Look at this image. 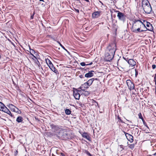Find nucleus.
Returning <instances> with one entry per match:
<instances>
[{
  "mask_svg": "<svg viewBox=\"0 0 156 156\" xmlns=\"http://www.w3.org/2000/svg\"><path fill=\"white\" fill-rule=\"evenodd\" d=\"M56 135L58 138L63 140L71 139L73 137V135L67 129L64 128L60 129Z\"/></svg>",
  "mask_w": 156,
  "mask_h": 156,
  "instance_id": "obj_1",
  "label": "nucleus"
},
{
  "mask_svg": "<svg viewBox=\"0 0 156 156\" xmlns=\"http://www.w3.org/2000/svg\"><path fill=\"white\" fill-rule=\"evenodd\" d=\"M116 50V44L115 42H113L109 44L105 49V52L115 54Z\"/></svg>",
  "mask_w": 156,
  "mask_h": 156,
  "instance_id": "obj_2",
  "label": "nucleus"
},
{
  "mask_svg": "<svg viewBox=\"0 0 156 156\" xmlns=\"http://www.w3.org/2000/svg\"><path fill=\"white\" fill-rule=\"evenodd\" d=\"M141 24L143 25L144 27L145 25L140 20L134 19L133 20L132 26L131 29H136V28L141 27Z\"/></svg>",
  "mask_w": 156,
  "mask_h": 156,
  "instance_id": "obj_3",
  "label": "nucleus"
},
{
  "mask_svg": "<svg viewBox=\"0 0 156 156\" xmlns=\"http://www.w3.org/2000/svg\"><path fill=\"white\" fill-rule=\"evenodd\" d=\"M0 111L3 112L10 115L12 117H14L11 112L2 102L0 101Z\"/></svg>",
  "mask_w": 156,
  "mask_h": 156,
  "instance_id": "obj_4",
  "label": "nucleus"
},
{
  "mask_svg": "<svg viewBox=\"0 0 156 156\" xmlns=\"http://www.w3.org/2000/svg\"><path fill=\"white\" fill-rule=\"evenodd\" d=\"M116 12H118L117 16L119 20L123 23L125 22L126 17V15L124 13L119 11H117Z\"/></svg>",
  "mask_w": 156,
  "mask_h": 156,
  "instance_id": "obj_5",
  "label": "nucleus"
},
{
  "mask_svg": "<svg viewBox=\"0 0 156 156\" xmlns=\"http://www.w3.org/2000/svg\"><path fill=\"white\" fill-rule=\"evenodd\" d=\"M115 54L108 52H105V60L107 61L110 62L113 58Z\"/></svg>",
  "mask_w": 156,
  "mask_h": 156,
  "instance_id": "obj_6",
  "label": "nucleus"
},
{
  "mask_svg": "<svg viewBox=\"0 0 156 156\" xmlns=\"http://www.w3.org/2000/svg\"><path fill=\"white\" fill-rule=\"evenodd\" d=\"M142 4H143V3H142ZM142 6L145 13L148 14H149L151 13L152 10V9L150 4H149V5L148 6H144V7H143V5L142 4Z\"/></svg>",
  "mask_w": 156,
  "mask_h": 156,
  "instance_id": "obj_7",
  "label": "nucleus"
},
{
  "mask_svg": "<svg viewBox=\"0 0 156 156\" xmlns=\"http://www.w3.org/2000/svg\"><path fill=\"white\" fill-rule=\"evenodd\" d=\"M126 83L129 89L131 90L135 89L134 84L130 80H127L126 81Z\"/></svg>",
  "mask_w": 156,
  "mask_h": 156,
  "instance_id": "obj_8",
  "label": "nucleus"
},
{
  "mask_svg": "<svg viewBox=\"0 0 156 156\" xmlns=\"http://www.w3.org/2000/svg\"><path fill=\"white\" fill-rule=\"evenodd\" d=\"M80 92V90H78L76 89H75V90L73 91V95L75 99L76 100L79 99L80 95L79 94V92Z\"/></svg>",
  "mask_w": 156,
  "mask_h": 156,
  "instance_id": "obj_9",
  "label": "nucleus"
},
{
  "mask_svg": "<svg viewBox=\"0 0 156 156\" xmlns=\"http://www.w3.org/2000/svg\"><path fill=\"white\" fill-rule=\"evenodd\" d=\"M81 134L83 137L86 138L89 141H90L91 140V138L89 134L87 133L84 132L82 134Z\"/></svg>",
  "mask_w": 156,
  "mask_h": 156,
  "instance_id": "obj_10",
  "label": "nucleus"
},
{
  "mask_svg": "<svg viewBox=\"0 0 156 156\" xmlns=\"http://www.w3.org/2000/svg\"><path fill=\"white\" fill-rule=\"evenodd\" d=\"M146 26L148 28H147L146 27H145L147 29V30L151 31H152L153 30V28L152 24H151L150 22L147 21H146Z\"/></svg>",
  "mask_w": 156,
  "mask_h": 156,
  "instance_id": "obj_11",
  "label": "nucleus"
},
{
  "mask_svg": "<svg viewBox=\"0 0 156 156\" xmlns=\"http://www.w3.org/2000/svg\"><path fill=\"white\" fill-rule=\"evenodd\" d=\"M89 87V86L87 84V83L86 82L83 84H82L79 87V88L81 89L82 90L85 91V90L88 88Z\"/></svg>",
  "mask_w": 156,
  "mask_h": 156,
  "instance_id": "obj_12",
  "label": "nucleus"
},
{
  "mask_svg": "<svg viewBox=\"0 0 156 156\" xmlns=\"http://www.w3.org/2000/svg\"><path fill=\"white\" fill-rule=\"evenodd\" d=\"M141 27L136 28V29H131L133 32L135 33H141L144 31H146V30H140Z\"/></svg>",
  "mask_w": 156,
  "mask_h": 156,
  "instance_id": "obj_13",
  "label": "nucleus"
},
{
  "mask_svg": "<svg viewBox=\"0 0 156 156\" xmlns=\"http://www.w3.org/2000/svg\"><path fill=\"white\" fill-rule=\"evenodd\" d=\"M128 63L130 66H131L132 67L135 66L136 65V62L133 59H129L128 61Z\"/></svg>",
  "mask_w": 156,
  "mask_h": 156,
  "instance_id": "obj_14",
  "label": "nucleus"
},
{
  "mask_svg": "<svg viewBox=\"0 0 156 156\" xmlns=\"http://www.w3.org/2000/svg\"><path fill=\"white\" fill-rule=\"evenodd\" d=\"M100 16V12L99 11L94 12L92 14V17L93 18H98Z\"/></svg>",
  "mask_w": 156,
  "mask_h": 156,
  "instance_id": "obj_15",
  "label": "nucleus"
},
{
  "mask_svg": "<svg viewBox=\"0 0 156 156\" xmlns=\"http://www.w3.org/2000/svg\"><path fill=\"white\" fill-rule=\"evenodd\" d=\"M127 135L126 137L130 143L133 142V136L129 134H127Z\"/></svg>",
  "mask_w": 156,
  "mask_h": 156,
  "instance_id": "obj_16",
  "label": "nucleus"
},
{
  "mask_svg": "<svg viewBox=\"0 0 156 156\" xmlns=\"http://www.w3.org/2000/svg\"><path fill=\"white\" fill-rule=\"evenodd\" d=\"M7 106L11 110L14 112L16 108V106L12 104H9Z\"/></svg>",
  "mask_w": 156,
  "mask_h": 156,
  "instance_id": "obj_17",
  "label": "nucleus"
},
{
  "mask_svg": "<svg viewBox=\"0 0 156 156\" xmlns=\"http://www.w3.org/2000/svg\"><path fill=\"white\" fill-rule=\"evenodd\" d=\"M94 76V74L93 73L89 72L88 73L85 74V76L87 78H89L92 77Z\"/></svg>",
  "mask_w": 156,
  "mask_h": 156,
  "instance_id": "obj_18",
  "label": "nucleus"
},
{
  "mask_svg": "<svg viewBox=\"0 0 156 156\" xmlns=\"http://www.w3.org/2000/svg\"><path fill=\"white\" fill-rule=\"evenodd\" d=\"M30 50V54L32 55L34 58H36V57L34 55V54H35L36 53L35 51L33 49H32L30 48V46H29Z\"/></svg>",
  "mask_w": 156,
  "mask_h": 156,
  "instance_id": "obj_19",
  "label": "nucleus"
},
{
  "mask_svg": "<svg viewBox=\"0 0 156 156\" xmlns=\"http://www.w3.org/2000/svg\"><path fill=\"white\" fill-rule=\"evenodd\" d=\"M94 78H91L89 80L86 82L87 83V84L89 86H90L91 85L93 82L94 81Z\"/></svg>",
  "mask_w": 156,
  "mask_h": 156,
  "instance_id": "obj_20",
  "label": "nucleus"
},
{
  "mask_svg": "<svg viewBox=\"0 0 156 156\" xmlns=\"http://www.w3.org/2000/svg\"><path fill=\"white\" fill-rule=\"evenodd\" d=\"M36 63L37 66L39 69H41L43 70L42 67L41 66L40 64V62H39V61L37 59V60L36 61Z\"/></svg>",
  "mask_w": 156,
  "mask_h": 156,
  "instance_id": "obj_21",
  "label": "nucleus"
},
{
  "mask_svg": "<svg viewBox=\"0 0 156 156\" xmlns=\"http://www.w3.org/2000/svg\"><path fill=\"white\" fill-rule=\"evenodd\" d=\"M23 120V118L21 116H18L17 117L16 121L18 123L22 122Z\"/></svg>",
  "mask_w": 156,
  "mask_h": 156,
  "instance_id": "obj_22",
  "label": "nucleus"
},
{
  "mask_svg": "<svg viewBox=\"0 0 156 156\" xmlns=\"http://www.w3.org/2000/svg\"><path fill=\"white\" fill-rule=\"evenodd\" d=\"M56 42L59 44L60 46L65 50L68 53H69V52L68 51V50L65 48V47L62 45V44L59 41H56Z\"/></svg>",
  "mask_w": 156,
  "mask_h": 156,
  "instance_id": "obj_23",
  "label": "nucleus"
},
{
  "mask_svg": "<svg viewBox=\"0 0 156 156\" xmlns=\"http://www.w3.org/2000/svg\"><path fill=\"white\" fill-rule=\"evenodd\" d=\"M62 129L63 128H61V126L56 125L53 129L56 131L58 130V131H59L60 130V129Z\"/></svg>",
  "mask_w": 156,
  "mask_h": 156,
  "instance_id": "obj_24",
  "label": "nucleus"
},
{
  "mask_svg": "<svg viewBox=\"0 0 156 156\" xmlns=\"http://www.w3.org/2000/svg\"><path fill=\"white\" fill-rule=\"evenodd\" d=\"M51 69L56 74H59V72H58V71L56 69L55 67H53Z\"/></svg>",
  "mask_w": 156,
  "mask_h": 156,
  "instance_id": "obj_25",
  "label": "nucleus"
},
{
  "mask_svg": "<svg viewBox=\"0 0 156 156\" xmlns=\"http://www.w3.org/2000/svg\"><path fill=\"white\" fill-rule=\"evenodd\" d=\"M65 112L66 114L69 115L71 114V111L69 109H67L65 110Z\"/></svg>",
  "mask_w": 156,
  "mask_h": 156,
  "instance_id": "obj_26",
  "label": "nucleus"
},
{
  "mask_svg": "<svg viewBox=\"0 0 156 156\" xmlns=\"http://www.w3.org/2000/svg\"><path fill=\"white\" fill-rule=\"evenodd\" d=\"M83 152L86 153L87 155L89 156H92V155L87 150H84Z\"/></svg>",
  "mask_w": 156,
  "mask_h": 156,
  "instance_id": "obj_27",
  "label": "nucleus"
},
{
  "mask_svg": "<svg viewBox=\"0 0 156 156\" xmlns=\"http://www.w3.org/2000/svg\"><path fill=\"white\" fill-rule=\"evenodd\" d=\"M15 110V111H14V112L18 113H20L21 112V111L20 110H19L18 108L16 107Z\"/></svg>",
  "mask_w": 156,
  "mask_h": 156,
  "instance_id": "obj_28",
  "label": "nucleus"
},
{
  "mask_svg": "<svg viewBox=\"0 0 156 156\" xmlns=\"http://www.w3.org/2000/svg\"><path fill=\"white\" fill-rule=\"evenodd\" d=\"M135 146V145L134 144H130L129 146V148L133 149L134 148Z\"/></svg>",
  "mask_w": 156,
  "mask_h": 156,
  "instance_id": "obj_29",
  "label": "nucleus"
},
{
  "mask_svg": "<svg viewBox=\"0 0 156 156\" xmlns=\"http://www.w3.org/2000/svg\"><path fill=\"white\" fill-rule=\"evenodd\" d=\"M56 125L54 124L53 123L50 124V127L51 128V129H53L54 128V127Z\"/></svg>",
  "mask_w": 156,
  "mask_h": 156,
  "instance_id": "obj_30",
  "label": "nucleus"
},
{
  "mask_svg": "<svg viewBox=\"0 0 156 156\" xmlns=\"http://www.w3.org/2000/svg\"><path fill=\"white\" fill-rule=\"evenodd\" d=\"M143 2H144L145 3V6H148L149 5L150 3L147 0H146V1H144Z\"/></svg>",
  "mask_w": 156,
  "mask_h": 156,
  "instance_id": "obj_31",
  "label": "nucleus"
},
{
  "mask_svg": "<svg viewBox=\"0 0 156 156\" xmlns=\"http://www.w3.org/2000/svg\"><path fill=\"white\" fill-rule=\"evenodd\" d=\"M88 63V62H82L80 63V65L81 66H87V64H86V63Z\"/></svg>",
  "mask_w": 156,
  "mask_h": 156,
  "instance_id": "obj_32",
  "label": "nucleus"
},
{
  "mask_svg": "<svg viewBox=\"0 0 156 156\" xmlns=\"http://www.w3.org/2000/svg\"><path fill=\"white\" fill-rule=\"evenodd\" d=\"M46 63L48 64V65H50L51 64H52L51 62L50 61V60L48 59L46 60Z\"/></svg>",
  "mask_w": 156,
  "mask_h": 156,
  "instance_id": "obj_33",
  "label": "nucleus"
},
{
  "mask_svg": "<svg viewBox=\"0 0 156 156\" xmlns=\"http://www.w3.org/2000/svg\"><path fill=\"white\" fill-rule=\"evenodd\" d=\"M84 94L85 96H87L90 94V93L88 91H85Z\"/></svg>",
  "mask_w": 156,
  "mask_h": 156,
  "instance_id": "obj_34",
  "label": "nucleus"
},
{
  "mask_svg": "<svg viewBox=\"0 0 156 156\" xmlns=\"http://www.w3.org/2000/svg\"><path fill=\"white\" fill-rule=\"evenodd\" d=\"M123 58L127 62H128V61L129 60V58H128V57H123Z\"/></svg>",
  "mask_w": 156,
  "mask_h": 156,
  "instance_id": "obj_35",
  "label": "nucleus"
},
{
  "mask_svg": "<svg viewBox=\"0 0 156 156\" xmlns=\"http://www.w3.org/2000/svg\"><path fill=\"white\" fill-rule=\"evenodd\" d=\"M135 76L136 77L138 75V70L137 69H135Z\"/></svg>",
  "mask_w": 156,
  "mask_h": 156,
  "instance_id": "obj_36",
  "label": "nucleus"
},
{
  "mask_svg": "<svg viewBox=\"0 0 156 156\" xmlns=\"http://www.w3.org/2000/svg\"><path fill=\"white\" fill-rule=\"evenodd\" d=\"M118 119L119 120V121H120L122 123H124L122 121V119H121L120 117L119 116H118Z\"/></svg>",
  "mask_w": 156,
  "mask_h": 156,
  "instance_id": "obj_37",
  "label": "nucleus"
},
{
  "mask_svg": "<svg viewBox=\"0 0 156 156\" xmlns=\"http://www.w3.org/2000/svg\"><path fill=\"white\" fill-rule=\"evenodd\" d=\"M48 66L49 67V68H50V69H51L53 67H54V66H53V64H50V65H49Z\"/></svg>",
  "mask_w": 156,
  "mask_h": 156,
  "instance_id": "obj_38",
  "label": "nucleus"
},
{
  "mask_svg": "<svg viewBox=\"0 0 156 156\" xmlns=\"http://www.w3.org/2000/svg\"><path fill=\"white\" fill-rule=\"evenodd\" d=\"M143 123V124L144 125V126H145L148 129H149V127L148 126H147V123H146V122H144V123Z\"/></svg>",
  "mask_w": 156,
  "mask_h": 156,
  "instance_id": "obj_39",
  "label": "nucleus"
},
{
  "mask_svg": "<svg viewBox=\"0 0 156 156\" xmlns=\"http://www.w3.org/2000/svg\"><path fill=\"white\" fill-rule=\"evenodd\" d=\"M138 115L139 116V119H141L142 117H143V116H142V115L141 113H140L138 114Z\"/></svg>",
  "mask_w": 156,
  "mask_h": 156,
  "instance_id": "obj_40",
  "label": "nucleus"
},
{
  "mask_svg": "<svg viewBox=\"0 0 156 156\" xmlns=\"http://www.w3.org/2000/svg\"><path fill=\"white\" fill-rule=\"evenodd\" d=\"M119 146L120 147V148L122 149L121 150L122 151L124 149V147L123 146V145H120Z\"/></svg>",
  "mask_w": 156,
  "mask_h": 156,
  "instance_id": "obj_41",
  "label": "nucleus"
},
{
  "mask_svg": "<svg viewBox=\"0 0 156 156\" xmlns=\"http://www.w3.org/2000/svg\"><path fill=\"white\" fill-rule=\"evenodd\" d=\"M61 156H65V155L62 153H61ZM52 156H56L54 154H52Z\"/></svg>",
  "mask_w": 156,
  "mask_h": 156,
  "instance_id": "obj_42",
  "label": "nucleus"
},
{
  "mask_svg": "<svg viewBox=\"0 0 156 156\" xmlns=\"http://www.w3.org/2000/svg\"><path fill=\"white\" fill-rule=\"evenodd\" d=\"M154 81L155 82V83H156V74L154 75Z\"/></svg>",
  "mask_w": 156,
  "mask_h": 156,
  "instance_id": "obj_43",
  "label": "nucleus"
},
{
  "mask_svg": "<svg viewBox=\"0 0 156 156\" xmlns=\"http://www.w3.org/2000/svg\"><path fill=\"white\" fill-rule=\"evenodd\" d=\"M111 19H112V21L113 22V20H115L114 19H113V17H112V11H111Z\"/></svg>",
  "mask_w": 156,
  "mask_h": 156,
  "instance_id": "obj_44",
  "label": "nucleus"
},
{
  "mask_svg": "<svg viewBox=\"0 0 156 156\" xmlns=\"http://www.w3.org/2000/svg\"><path fill=\"white\" fill-rule=\"evenodd\" d=\"M156 67V65L153 64L152 65V68L153 69H154Z\"/></svg>",
  "mask_w": 156,
  "mask_h": 156,
  "instance_id": "obj_45",
  "label": "nucleus"
},
{
  "mask_svg": "<svg viewBox=\"0 0 156 156\" xmlns=\"http://www.w3.org/2000/svg\"><path fill=\"white\" fill-rule=\"evenodd\" d=\"M112 27L115 28H116L117 26L115 23L113 24L112 25Z\"/></svg>",
  "mask_w": 156,
  "mask_h": 156,
  "instance_id": "obj_46",
  "label": "nucleus"
},
{
  "mask_svg": "<svg viewBox=\"0 0 156 156\" xmlns=\"http://www.w3.org/2000/svg\"><path fill=\"white\" fill-rule=\"evenodd\" d=\"M18 151L17 150H16L15 152L14 155L16 156L18 154Z\"/></svg>",
  "mask_w": 156,
  "mask_h": 156,
  "instance_id": "obj_47",
  "label": "nucleus"
},
{
  "mask_svg": "<svg viewBox=\"0 0 156 156\" xmlns=\"http://www.w3.org/2000/svg\"><path fill=\"white\" fill-rule=\"evenodd\" d=\"M75 11L77 12V13H79L80 12H79V9H75Z\"/></svg>",
  "mask_w": 156,
  "mask_h": 156,
  "instance_id": "obj_48",
  "label": "nucleus"
},
{
  "mask_svg": "<svg viewBox=\"0 0 156 156\" xmlns=\"http://www.w3.org/2000/svg\"><path fill=\"white\" fill-rule=\"evenodd\" d=\"M34 16L33 15H32L30 16V19H33L34 18Z\"/></svg>",
  "mask_w": 156,
  "mask_h": 156,
  "instance_id": "obj_49",
  "label": "nucleus"
},
{
  "mask_svg": "<svg viewBox=\"0 0 156 156\" xmlns=\"http://www.w3.org/2000/svg\"><path fill=\"white\" fill-rule=\"evenodd\" d=\"M140 119L142 120L143 123H144V122H145V120H144V119L143 117H142V118L141 119Z\"/></svg>",
  "mask_w": 156,
  "mask_h": 156,
  "instance_id": "obj_50",
  "label": "nucleus"
},
{
  "mask_svg": "<svg viewBox=\"0 0 156 156\" xmlns=\"http://www.w3.org/2000/svg\"><path fill=\"white\" fill-rule=\"evenodd\" d=\"M140 119L142 120L143 123H144V122H145V120H144V119L143 117H142V118L141 119Z\"/></svg>",
  "mask_w": 156,
  "mask_h": 156,
  "instance_id": "obj_51",
  "label": "nucleus"
},
{
  "mask_svg": "<svg viewBox=\"0 0 156 156\" xmlns=\"http://www.w3.org/2000/svg\"><path fill=\"white\" fill-rule=\"evenodd\" d=\"M140 119L142 120L143 123H144V122H145V120H144V119L143 117H142V118L141 119Z\"/></svg>",
  "mask_w": 156,
  "mask_h": 156,
  "instance_id": "obj_52",
  "label": "nucleus"
},
{
  "mask_svg": "<svg viewBox=\"0 0 156 156\" xmlns=\"http://www.w3.org/2000/svg\"><path fill=\"white\" fill-rule=\"evenodd\" d=\"M79 77L81 78H82L84 77L82 75H80L79 76Z\"/></svg>",
  "mask_w": 156,
  "mask_h": 156,
  "instance_id": "obj_53",
  "label": "nucleus"
},
{
  "mask_svg": "<svg viewBox=\"0 0 156 156\" xmlns=\"http://www.w3.org/2000/svg\"><path fill=\"white\" fill-rule=\"evenodd\" d=\"M124 134H125V136H126L127 135V134H129L128 133H127L125 131H124Z\"/></svg>",
  "mask_w": 156,
  "mask_h": 156,
  "instance_id": "obj_54",
  "label": "nucleus"
},
{
  "mask_svg": "<svg viewBox=\"0 0 156 156\" xmlns=\"http://www.w3.org/2000/svg\"><path fill=\"white\" fill-rule=\"evenodd\" d=\"M51 38L54 41H56V40L55 39V38L54 37H51Z\"/></svg>",
  "mask_w": 156,
  "mask_h": 156,
  "instance_id": "obj_55",
  "label": "nucleus"
},
{
  "mask_svg": "<svg viewBox=\"0 0 156 156\" xmlns=\"http://www.w3.org/2000/svg\"><path fill=\"white\" fill-rule=\"evenodd\" d=\"M92 64H93V62H91L90 63L87 64V66L90 65H91Z\"/></svg>",
  "mask_w": 156,
  "mask_h": 156,
  "instance_id": "obj_56",
  "label": "nucleus"
},
{
  "mask_svg": "<svg viewBox=\"0 0 156 156\" xmlns=\"http://www.w3.org/2000/svg\"><path fill=\"white\" fill-rule=\"evenodd\" d=\"M94 80H97V81H99V82H100L99 80L97 78H94Z\"/></svg>",
  "mask_w": 156,
  "mask_h": 156,
  "instance_id": "obj_57",
  "label": "nucleus"
},
{
  "mask_svg": "<svg viewBox=\"0 0 156 156\" xmlns=\"http://www.w3.org/2000/svg\"><path fill=\"white\" fill-rule=\"evenodd\" d=\"M35 119L36 120H37L38 121H40V120L38 119V118L36 117H35Z\"/></svg>",
  "mask_w": 156,
  "mask_h": 156,
  "instance_id": "obj_58",
  "label": "nucleus"
},
{
  "mask_svg": "<svg viewBox=\"0 0 156 156\" xmlns=\"http://www.w3.org/2000/svg\"><path fill=\"white\" fill-rule=\"evenodd\" d=\"M99 1L102 5H104L103 3L101 1Z\"/></svg>",
  "mask_w": 156,
  "mask_h": 156,
  "instance_id": "obj_59",
  "label": "nucleus"
},
{
  "mask_svg": "<svg viewBox=\"0 0 156 156\" xmlns=\"http://www.w3.org/2000/svg\"><path fill=\"white\" fill-rule=\"evenodd\" d=\"M75 1H77V2H79L80 3H81V2L80 1V0H75Z\"/></svg>",
  "mask_w": 156,
  "mask_h": 156,
  "instance_id": "obj_60",
  "label": "nucleus"
},
{
  "mask_svg": "<svg viewBox=\"0 0 156 156\" xmlns=\"http://www.w3.org/2000/svg\"><path fill=\"white\" fill-rule=\"evenodd\" d=\"M153 155L154 156H156V152L154 154H153Z\"/></svg>",
  "mask_w": 156,
  "mask_h": 156,
  "instance_id": "obj_61",
  "label": "nucleus"
},
{
  "mask_svg": "<svg viewBox=\"0 0 156 156\" xmlns=\"http://www.w3.org/2000/svg\"><path fill=\"white\" fill-rule=\"evenodd\" d=\"M90 72H91V73H93V72H94V71L93 70H91L90 71H89Z\"/></svg>",
  "mask_w": 156,
  "mask_h": 156,
  "instance_id": "obj_62",
  "label": "nucleus"
},
{
  "mask_svg": "<svg viewBox=\"0 0 156 156\" xmlns=\"http://www.w3.org/2000/svg\"><path fill=\"white\" fill-rule=\"evenodd\" d=\"M35 12L34 11L33 12V14L32 15H35Z\"/></svg>",
  "mask_w": 156,
  "mask_h": 156,
  "instance_id": "obj_63",
  "label": "nucleus"
},
{
  "mask_svg": "<svg viewBox=\"0 0 156 156\" xmlns=\"http://www.w3.org/2000/svg\"><path fill=\"white\" fill-rule=\"evenodd\" d=\"M85 1H86L87 2H89V0H84Z\"/></svg>",
  "mask_w": 156,
  "mask_h": 156,
  "instance_id": "obj_64",
  "label": "nucleus"
}]
</instances>
